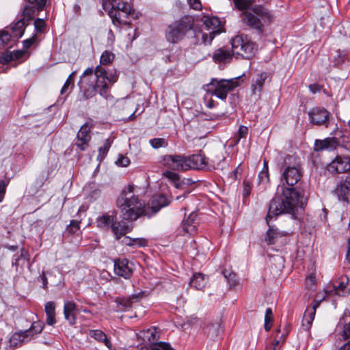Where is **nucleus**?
Returning a JSON list of instances; mask_svg holds the SVG:
<instances>
[{"label":"nucleus","instance_id":"1","mask_svg":"<svg viewBox=\"0 0 350 350\" xmlns=\"http://www.w3.org/2000/svg\"><path fill=\"white\" fill-rule=\"evenodd\" d=\"M285 169L282 178L289 187H282V198H274L270 202L267 213V220L283 213L295 215L298 208H304L308 202V197L303 189L293 187L302 177V168L299 159L287 155L284 161Z\"/></svg>","mask_w":350,"mask_h":350},{"label":"nucleus","instance_id":"2","mask_svg":"<svg viewBox=\"0 0 350 350\" xmlns=\"http://www.w3.org/2000/svg\"><path fill=\"white\" fill-rule=\"evenodd\" d=\"M117 80L118 75L115 70H107L105 68L97 66L94 70L92 68H88L83 72L79 85L85 100L94 96L97 92L101 96L108 99L111 97L109 94L110 85Z\"/></svg>","mask_w":350,"mask_h":350},{"label":"nucleus","instance_id":"3","mask_svg":"<svg viewBox=\"0 0 350 350\" xmlns=\"http://www.w3.org/2000/svg\"><path fill=\"white\" fill-rule=\"evenodd\" d=\"M133 187L129 185L124 189L117 199V205L120 210L121 217L124 220H136L142 215L151 217L149 207L138 199L133 193Z\"/></svg>","mask_w":350,"mask_h":350},{"label":"nucleus","instance_id":"4","mask_svg":"<svg viewBox=\"0 0 350 350\" xmlns=\"http://www.w3.org/2000/svg\"><path fill=\"white\" fill-rule=\"evenodd\" d=\"M241 21L244 25L261 35L264 32L265 27L271 23V15L264 7L254 5L250 10L242 12Z\"/></svg>","mask_w":350,"mask_h":350},{"label":"nucleus","instance_id":"5","mask_svg":"<svg viewBox=\"0 0 350 350\" xmlns=\"http://www.w3.org/2000/svg\"><path fill=\"white\" fill-rule=\"evenodd\" d=\"M204 28L194 32L196 44H210L216 35L221 33L220 21L216 16H206L202 18Z\"/></svg>","mask_w":350,"mask_h":350},{"label":"nucleus","instance_id":"6","mask_svg":"<svg viewBox=\"0 0 350 350\" xmlns=\"http://www.w3.org/2000/svg\"><path fill=\"white\" fill-rule=\"evenodd\" d=\"M193 21L189 17H182L167 25L165 31V38L171 44L180 42L189 30L191 29Z\"/></svg>","mask_w":350,"mask_h":350},{"label":"nucleus","instance_id":"7","mask_svg":"<svg viewBox=\"0 0 350 350\" xmlns=\"http://www.w3.org/2000/svg\"><path fill=\"white\" fill-rule=\"evenodd\" d=\"M225 159L222 154L215 155L213 159H208L204 154H194L187 157L189 170L213 171L220 167L221 161Z\"/></svg>","mask_w":350,"mask_h":350},{"label":"nucleus","instance_id":"8","mask_svg":"<svg viewBox=\"0 0 350 350\" xmlns=\"http://www.w3.org/2000/svg\"><path fill=\"white\" fill-rule=\"evenodd\" d=\"M240 77L230 79H212L211 82L206 85V90L212 95H215L222 100L226 99L228 93L240 85Z\"/></svg>","mask_w":350,"mask_h":350},{"label":"nucleus","instance_id":"9","mask_svg":"<svg viewBox=\"0 0 350 350\" xmlns=\"http://www.w3.org/2000/svg\"><path fill=\"white\" fill-rule=\"evenodd\" d=\"M232 54L251 59L257 50L256 44L247 35H237L231 40Z\"/></svg>","mask_w":350,"mask_h":350},{"label":"nucleus","instance_id":"10","mask_svg":"<svg viewBox=\"0 0 350 350\" xmlns=\"http://www.w3.org/2000/svg\"><path fill=\"white\" fill-rule=\"evenodd\" d=\"M338 146L350 151V142H346L344 136H342L341 139H338L335 136L327 137L324 139H316L314 145V150L316 152L323 150L332 151L336 149Z\"/></svg>","mask_w":350,"mask_h":350},{"label":"nucleus","instance_id":"11","mask_svg":"<svg viewBox=\"0 0 350 350\" xmlns=\"http://www.w3.org/2000/svg\"><path fill=\"white\" fill-rule=\"evenodd\" d=\"M162 164L174 171L185 172L189 170L187 157L180 154H167L162 159Z\"/></svg>","mask_w":350,"mask_h":350},{"label":"nucleus","instance_id":"12","mask_svg":"<svg viewBox=\"0 0 350 350\" xmlns=\"http://www.w3.org/2000/svg\"><path fill=\"white\" fill-rule=\"evenodd\" d=\"M310 122L317 126H325L328 127L331 113L321 107H314L308 112Z\"/></svg>","mask_w":350,"mask_h":350},{"label":"nucleus","instance_id":"13","mask_svg":"<svg viewBox=\"0 0 350 350\" xmlns=\"http://www.w3.org/2000/svg\"><path fill=\"white\" fill-rule=\"evenodd\" d=\"M93 124L90 122H85L83 124L77 134V141L75 145L81 151H85L89 147V143L92 136L90 134Z\"/></svg>","mask_w":350,"mask_h":350},{"label":"nucleus","instance_id":"14","mask_svg":"<svg viewBox=\"0 0 350 350\" xmlns=\"http://www.w3.org/2000/svg\"><path fill=\"white\" fill-rule=\"evenodd\" d=\"M133 272V263L126 258H118L114 260V273L124 279H129Z\"/></svg>","mask_w":350,"mask_h":350},{"label":"nucleus","instance_id":"15","mask_svg":"<svg viewBox=\"0 0 350 350\" xmlns=\"http://www.w3.org/2000/svg\"><path fill=\"white\" fill-rule=\"evenodd\" d=\"M336 331L339 335L340 339L342 340H350V311L345 310L343 315L340 319Z\"/></svg>","mask_w":350,"mask_h":350},{"label":"nucleus","instance_id":"16","mask_svg":"<svg viewBox=\"0 0 350 350\" xmlns=\"http://www.w3.org/2000/svg\"><path fill=\"white\" fill-rule=\"evenodd\" d=\"M44 329V323L42 321H37L33 322L29 329L24 331L21 334H14L10 340L12 342L14 340H18L20 341H24L26 338L29 336H33L36 334H40Z\"/></svg>","mask_w":350,"mask_h":350},{"label":"nucleus","instance_id":"17","mask_svg":"<svg viewBox=\"0 0 350 350\" xmlns=\"http://www.w3.org/2000/svg\"><path fill=\"white\" fill-rule=\"evenodd\" d=\"M334 193L337 196L339 200L349 202L350 200V174L346 176L343 181L338 184Z\"/></svg>","mask_w":350,"mask_h":350},{"label":"nucleus","instance_id":"18","mask_svg":"<svg viewBox=\"0 0 350 350\" xmlns=\"http://www.w3.org/2000/svg\"><path fill=\"white\" fill-rule=\"evenodd\" d=\"M202 331L207 338L213 340H216L222 332L221 320L218 319L215 321L205 323L202 327Z\"/></svg>","mask_w":350,"mask_h":350},{"label":"nucleus","instance_id":"19","mask_svg":"<svg viewBox=\"0 0 350 350\" xmlns=\"http://www.w3.org/2000/svg\"><path fill=\"white\" fill-rule=\"evenodd\" d=\"M132 12L122 11L120 12L118 10L110 9L109 10V16L111 18L112 23L116 26H120L122 25H129L131 24L130 21L127 19L131 14Z\"/></svg>","mask_w":350,"mask_h":350},{"label":"nucleus","instance_id":"20","mask_svg":"<svg viewBox=\"0 0 350 350\" xmlns=\"http://www.w3.org/2000/svg\"><path fill=\"white\" fill-rule=\"evenodd\" d=\"M78 310L76 304L72 301H68L64 303V318L68 321L70 325L72 326L76 323Z\"/></svg>","mask_w":350,"mask_h":350},{"label":"nucleus","instance_id":"21","mask_svg":"<svg viewBox=\"0 0 350 350\" xmlns=\"http://www.w3.org/2000/svg\"><path fill=\"white\" fill-rule=\"evenodd\" d=\"M170 203V200H169L166 196L160 195L154 197L152 201L150 206L149 207V211H151L150 214L151 216L155 213H157L161 208L167 206Z\"/></svg>","mask_w":350,"mask_h":350},{"label":"nucleus","instance_id":"22","mask_svg":"<svg viewBox=\"0 0 350 350\" xmlns=\"http://www.w3.org/2000/svg\"><path fill=\"white\" fill-rule=\"evenodd\" d=\"M198 225L197 214L193 212L186 219L183 221L181 227L185 232L192 234L196 231Z\"/></svg>","mask_w":350,"mask_h":350},{"label":"nucleus","instance_id":"23","mask_svg":"<svg viewBox=\"0 0 350 350\" xmlns=\"http://www.w3.org/2000/svg\"><path fill=\"white\" fill-rule=\"evenodd\" d=\"M208 282V277L201 273H195L190 280V286L202 291Z\"/></svg>","mask_w":350,"mask_h":350},{"label":"nucleus","instance_id":"24","mask_svg":"<svg viewBox=\"0 0 350 350\" xmlns=\"http://www.w3.org/2000/svg\"><path fill=\"white\" fill-rule=\"evenodd\" d=\"M267 79H271V75L269 72H262L258 74L252 84V92H260Z\"/></svg>","mask_w":350,"mask_h":350},{"label":"nucleus","instance_id":"25","mask_svg":"<svg viewBox=\"0 0 350 350\" xmlns=\"http://www.w3.org/2000/svg\"><path fill=\"white\" fill-rule=\"evenodd\" d=\"M278 216L271 217L267 220V217H266V221L269 226V230L267 232L266 237H265V241L268 245H273L275 244L278 239L280 237H282L284 234L279 232L277 229H274L273 227H271L269 225L270 220L276 218Z\"/></svg>","mask_w":350,"mask_h":350},{"label":"nucleus","instance_id":"26","mask_svg":"<svg viewBox=\"0 0 350 350\" xmlns=\"http://www.w3.org/2000/svg\"><path fill=\"white\" fill-rule=\"evenodd\" d=\"M233 55L228 49L219 48L213 53V59L217 63H225L229 62Z\"/></svg>","mask_w":350,"mask_h":350},{"label":"nucleus","instance_id":"27","mask_svg":"<svg viewBox=\"0 0 350 350\" xmlns=\"http://www.w3.org/2000/svg\"><path fill=\"white\" fill-rule=\"evenodd\" d=\"M28 25L29 23L21 18L16 22L11 25L10 29L12 36L17 38L22 37L24 34L25 27Z\"/></svg>","mask_w":350,"mask_h":350},{"label":"nucleus","instance_id":"28","mask_svg":"<svg viewBox=\"0 0 350 350\" xmlns=\"http://www.w3.org/2000/svg\"><path fill=\"white\" fill-rule=\"evenodd\" d=\"M44 311L46 314V322L49 325H53L56 323L55 306L53 301H48L44 306Z\"/></svg>","mask_w":350,"mask_h":350},{"label":"nucleus","instance_id":"29","mask_svg":"<svg viewBox=\"0 0 350 350\" xmlns=\"http://www.w3.org/2000/svg\"><path fill=\"white\" fill-rule=\"evenodd\" d=\"M319 306V302L315 301L311 308H308L304 313L302 320L303 325L310 326L316 314V310Z\"/></svg>","mask_w":350,"mask_h":350},{"label":"nucleus","instance_id":"30","mask_svg":"<svg viewBox=\"0 0 350 350\" xmlns=\"http://www.w3.org/2000/svg\"><path fill=\"white\" fill-rule=\"evenodd\" d=\"M111 230L117 239H120L122 237L131 231L128 226L120 221H115L112 224Z\"/></svg>","mask_w":350,"mask_h":350},{"label":"nucleus","instance_id":"31","mask_svg":"<svg viewBox=\"0 0 350 350\" xmlns=\"http://www.w3.org/2000/svg\"><path fill=\"white\" fill-rule=\"evenodd\" d=\"M89 335L96 340L104 343L105 345L109 349H111V342L103 331L100 329H92L90 331Z\"/></svg>","mask_w":350,"mask_h":350},{"label":"nucleus","instance_id":"32","mask_svg":"<svg viewBox=\"0 0 350 350\" xmlns=\"http://www.w3.org/2000/svg\"><path fill=\"white\" fill-rule=\"evenodd\" d=\"M349 279L347 276H342L338 281L334 284L335 293L339 296H344L347 293V286Z\"/></svg>","mask_w":350,"mask_h":350},{"label":"nucleus","instance_id":"33","mask_svg":"<svg viewBox=\"0 0 350 350\" xmlns=\"http://www.w3.org/2000/svg\"><path fill=\"white\" fill-rule=\"evenodd\" d=\"M29 260V253L25 248L23 247L20 250V254L14 255L12 260V266H15L17 268L21 265V261L23 262V265L25 261H28Z\"/></svg>","mask_w":350,"mask_h":350},{"label":"nucleus","instance_id":"34","mask_svg":"<svg viewBox=\"0 0 350 350\" xmlns=\"http://www.w3.org/2000/svg\"><path fill=\"white\" fill-rule=\"evenodd\" d=\"M115 221L113 217L108 214L103 215L96 219V226L99 228L106 229L111 228L112 224Z\"/></svg>","mask_w":350,"mask_h":350},{"label":"nucleus","instance_id":"35","mask_svg":"<svg viewBox=\"0 0 350 350\" xmlns=\"http://www.w3.org/2000/svg\"><path fill=\"white\" fill-rule=\"evenodd\" d=\"M124 242L129 246L137 245L138 247H145L148 244V241L144 238L131 239L129 237H125Z\"/></svg>","mask_w":350,"mask_h":350},{"label":"nucleus","instance_id":"36","mask_svg":"<svg viewBox=\"0 0 350 350\" xmlns=\"http://www.w3.org/2000/svg\"><path fill=\"white\" fill-rule=\"evenodd\" d=\"M113 141L110 139L109 138H107L103 144V146H100L98 148V159L100 161H102L105 159L106 157L108 151L109 150Z\"/></svg>","mask_w":350,"mask_h":350},{"label":"nucleus","instance_id":"37","mask_svg":"<svg viewBox=\"0 0 350 350\" xmlns=\"http://www.w3.org/2000/svg\"><path fill=\"white\" fill-rule=\"evenodd\" d=\"M163 176L167 178L169 180L172 182V183L178 188L180 185V176L172 171L166 170L163 173Z\"/></svg>","mask_w":350,"mask_h":350},{"label":"nucleus","instance_id":"38","mask_svg":"<svg viewBox=\"0 0 350 350\" xmlns=\"http://www.w3.org/2000/svg\"><path fill=\"white\" fill-rule=\"evenodd\" d=\"M237 9L241 10L242 12L249 10L252 8V5L254 0H233Z\"/></svg>","mask_w":350,"mask_h":350},{"label":"nucleus","instance_id":"39","mask_svg":"<svg viewBox=\"0 0 350 350\" xmlns=\"http://www.w3.org/2000/svg\"><path fill=\"white\" fill-rule=\"evenodd\" d=\"M114 57H115V55L112 52H111L109 51H105L102 53L100 58V66L102 68H103V66L110 64L113 62Z\"/></svg>","mask_w":350,"mask_h":350},{"label":"nucleus","instance_id":"40","mask_svg":"<svg viewBox=\"0 0 350 350\" xmlns=\"http://www.w3.org/2000/svg\"><path fill=\"white\" fill-rule=\"evenodd\" d=\"M223 274L229 284L230 288L235 287L238 284L237 275L234 273L224 270Z\"/></svg>","mask_w":350,"mask_h":350},{"label":"nucleus","instance_id":"41","mask_svg":"<svg viewBox=\"0 0 350 350\" xmlns=\"http://www.w3.org/2000/svg\"><path fill=\"white\" fill-rule=\"evenodd\" d=\"M80 222L76 220H71L70 224L66 227V232L69 234H77L80 230Z\"/></svg>","mask_w":350,"mask_h":350},{"label":"nucleus","instance_id":"42","mask_svg":"<svg viewBox=\"0 0 350 350\" xmlns=\"http://www.w3.org/2000/svg\"><path fill=\"white\" fill-rule=\"evenodd\" d=\"M149 143L154 149L165 147L167 146V142L163 138H153L150 139Z\"/></svg>","mask_w":350,"mask_h":350},{"label":"nucleus","instance_id":"43","mask_svg":"<svg viewBox=\"0 0 350 350\" xmlns=\"http://www.w3.org/2000/svg\"><path fill=\"white\" fill-rule=\"evenodd\" d=\"M111 9H114V10H118L120 11V12L122 11L132 12L131 7L130 4H129L127 2H116L115 5H113Z\"/></svg>","mask_w":350,"mask_h":350},{"label":"nucleus","instance_id":"44","mask_svg":"<svg viewBox=\"0 0 350 350\" xmlns=\"http://www.w3.org/2000/svg\"><path fill=\"white\" fill-rule=\"evenodd\" d=\"M75 75V72H72L67 78L66 82L64 83L63 87L62 88V90H61L62 94H64V93H66L70 86L71 87V89H72L74 88L73 79H74Z\"/></svg>","mask_w":350,"mask_h":350},{"label":"nucleus","instance_id":"45","mask_svg":"<svg viewBox=\"0 0 350 350\" xmlns=\"http://www.w3.org/2000/svg\"><path fill=\"white\" fill-rule=\"evenodd\" d=\"M150 350H175L171 345L165 342H159L153 345Z\"/></svg>","mask_w":350,"mask_h":350},{"label":"nucleus","instance_id":"46","mask_svg":"<svg viewBox=\"0 0 350 350\" xmlns=\"http://www.w3.org/2000/svg\"><path fill=\"white\" fill-rule=\"evenodd\" d=\"M34 26L36 33H42L46 27V23L43 19L38 18L34 21Z\"/></svg>","mask_w":350,"mask_h":350},{"label":"nucleus","instance_id":"47","mask_svg":"<svg viewBox=\"0 0 350 350\" xmlns=\"http://www.w3.org/2000/svg\"><path fill=\"white\" fill-rule=\"evenodd\" d=\"M259 183H267L269 180V170H262L258 176Z\"/></svg>","mask_w":350,"mask_h":350},{"label":"nucleus","instance_id":"48","mask_svg":"<svg viewBox=\"0 0 350 350\" xmlns=\"http://www.w3.org/2000/svg\"><path fill=\"white\" fill-rule=\"evenodd\" d=\"M9 180H2L0 179V202H1L5 197V194L6 192V187L9 184Z\"/></svg>","mask_w":350,"mask_h":350},{"label":"nucleus","instance_id":"49","mask_svg":"<svg viewBox=\"0 0 350 350\" xmlns=\"http://www.w3.org/2000/svg\"><path fill=\"white\" fill-rule=\"evenodd\" d=\"M11 36H12V34L7 31L0 32V45L1 48L10 41Z\"/></svg>","mask_w":350,"mask_h":350},{"label":"nucleus","instance_id":"50","mask_svg":"<svg viewBox=\"0 0 350 350\" xmlns=\"http://www.w3.org/2000/svg\"><path fill=\"white\" fill-rule=\"evenodd\" d=\"M37 40L38 36L36 34L33 35L30 38L23 40V44L24 49L27 50L29 49L36 42H37Z\"/></svg>","mask_w":350,"mask_h":350},{"label":"nucleus","instance_id":"51","mask_svg":"<svg viewBox=\"0 0 350 350\" xmlns=\"http://www.w3.org/2000/svg\"><path fill=\"white\" fill-rule=\"evenodd\" d=\"M116 163L121 167H126L130 164V159L127 157L120 154Z\"/></svg>","mask_w":350,"mask_h":350},{"label":"nucleus","instance_id":"52","mask_svg":"<svg viewBox=\"0 0 350 350\" xmlns=\"http://www.w3.org/2000/svg\"><path fill=\"white\" fill-rule=\"evenodd\" d=\"M145 296V292L140 291L139 293H135L131 295L128 301L130 302V304H133L135 302L139 301L141 299H142Z\"/></svg>","mask_w":350,"mask_h":350},{"label":"nucleus","instance_id":"53","mask_svg":"<svg viewBox=\"0 0 350 350\" xmlns=\"http://www.w3.org/2000/svg\"><path fill=\"white\" fill-rule=\"evenodd\" d=\"M115 0H102L103 8L109 12V10L111 8L113 5H115Z\"/></svg>","mask_w":350,"mask_h":350},{"label":"nucleus","instance_id":"54","mask_svg":"<svg viewBox=\"0 0 350 350\" xmlns=\"http://www.w3.org/2000/svg\"><path fill=\"white\" fill-rule=\"evenodd\" d=\"M248 133V129L245 126H240L238 130L239 139L241 138H245Z\"/></svg>","mask_w":350,"mask_h":350},{"label":"nucleus","instance_id":"55","mask_svg":"<svg viewBox=\"0 0 350 350\" xmlns=\"http://www.w3.org/2000/svg\"><path fill=\"white\" fill-rule=\"evenodd\" d=\"M279 343L280 340L275 339L270 345L266 347L265 350H280Z\"/></svg>","mask_w":350,"mask_h":350},{"label":"nucleus","instance_id":"56","mask_svg":"<svg viewBox=\"0 0 350 350\" xmlns=\"http://www.w3.org/2000/svg\"><path fill=\"white\" fill-rule=\"evenodd\" d=\"M190 6L194 10H200L202 8V4L200 0H187Z\"/></svg>","mask_w":350,"mask_h":350},{"label":"nucleus","instance_id":"57","mask_svg":"<svg viewBox=\"0 0 350 350\" xmlns=\"http://www.w3.org/2000/svg\"><path fill=\"white\" fill-rule=\"evenodd\" d=\"M309 90L312 92V94H316L320 92L322 86L318 83L310 84L308 86Z\"/></svg>","mask_w":350,"mask_h":350},{"label":"nucleus","instance_id":"58","mask_svg":"<svg viewBox=\"0 0 350 350\" xmlns=\"http://www.w3.org/2000/svg\"><path fill=\"white\" fill-rule=\"evenodd\" d=\"M273 321V312L272 310L270 308L266 309L265 316V321L272 322Z\"/></svg>","mask_w":350,"mask_h":350},{"label":"nucleus","instance_id":"59","mask_svg":"<svg viewBox=\"0 0 350 350\" xmlns=\"http://www.w3.org/2000/svg\"><path fill=\"white\" fill-rule=\"evenodd\" d=\"M24 55V51H14L12 53L10 59H18L21 58Z\"/></svg>","mask_w":350,"mask_h":350},{"label":"nucleus","instance_id":"60","mask_svg":"<svg viewBox=\"0 0 350 350\" xmlns=\"http://www.w3.org/2000/svg\"><path fill=\"white\" fill-rule=\"evenodd\" d=\"M338 57H334V62L335 64H340L341 62H342L345 58V56H346V53L342 51V52H338Z\"/></svg>","mask_w":350,"mask_h":350},{"label":"nucleus","instance_id":"61","mask_svg":"<svg viewBox=\"0 0 350 350\" xmlns=\"http://www.w3.org/2000/svg\"><path fill=\"white\" fill-rule=\"evenodd\" d=\"M40 278L41 279L42 282V288H44V289H46L47 288L48 282H47V278H46V275H45L44 271L40 275Z\"/></svg>","mask_w":350,"mask_h":350},{"label":"nucleus","instance_id":"62","mask_svg":"<svg viewBox=\"0 0 350 350\" xmlns=\"http://www.w3.org/2000/svg\"><path fill=\"white\" fill-rule=\"evenodd\" d=\"M307 285L314 286L315 284V277L313 275H310L306 278Z\"/></svg>","mask_w":350,"mask_h":350},{"label":"nucleus","instance_id":"63","mask_svg":"<svg viewBox=\"0 0 350 350\" xmlns=\"http://www.w3.org/2000/svg\"><path fill=\"white\" fill-rule=\"evenodd\" d=\"M271 323L272 322H267V321H265V329L267 331V332H269L270 329H271Z\"/></svg>","mask_w":350,"mask_h":350},{"label":"nucleus","instance_id":"64","mask_svg":"<svg viewBox=\"0 0 350 350\" xmlns=\"http://www.w3.org/2000/svg\"><path fill=\"white\" fill-rule=\"evenodd\" d=\"M243 184L245 185V189H244L245 195L247 196L250 193V188L247 186V183L246 182H244Z\"/></svg>","mask_w":350,"mask_h":350}]
</instances>
